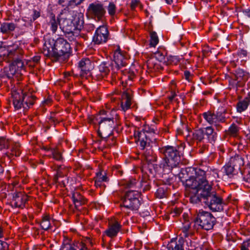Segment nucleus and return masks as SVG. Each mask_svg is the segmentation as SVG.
<instances>
[{
    "label": "nucleus",
    "instance_id": "nucleus-54",
    "mask_svg": "<svg viewBox=\"0 0 250 250\" xmlns=\"http://www.w3.org/2000/svg\"><path fill=\"white\" fill-rule=\"evenodd\" d=\"M138 6H140V7L141 6V5H140V0H132L130 3V7L132 10H135V8Z\"/></svg>",
    "mask_w": 250,
    "mask_h": 250
},
{
    "label": "nucleus",
    "instance_id": "nucleus-19",
    "mask_svg": "<svg viewBox=\"0 0 250 250\" xmlns=\"http://www.w3.org/2000/svg\"><path fill=\"white\" fill-rule=\"evenodd\" d=\"M125 52L122 51L119 47L114 51L113 61L111 63L113 65L122 67L125 66L126 64V59L125 57Z\"/></svg>",
    "mask_w": 250,
    "mask_h": 250
},
{
    "label": "nucleus",
    "instance_id": "nucleus-20",
    "mask_svg": "<svg viewBox=\"0 0 250 250\" xmlns=\"http://www.w3.org/2000/svg\"><path fill=\"white\" fill-rule=\"evenodd\" d=\"M111 62H102L98 66V70L96 72V76L98 80H102L106 77L112 67Z\"/></svg>",
    "mask_w": 250,
    "mask_h": 250
},
{
    "label": "nucleus",
    "instance_id": "nucleus-32",
    "mask_svg": "<svg viewBox=\"0 0 250 250\" xmlns=\"http://www.w3.org/2000/svg\"><path fill=\"white\" fill-rule=\"evenodd\" d=\"M224 172L229 177H231L234 175L237 174L239 171L236 170L235 168L228 162L223 167Z\"/></svg>",
    "mask_w": 250,
    "mask_h": 250
},
{
    "label": "nucleus",
    "instance_id": "nucleus-14",
    "mask_svg": "<svg viewBox=\"0 0 250 250\" xmlns=\"http://www.w3.org/2000/svg\"><path fill=\"white\" fill-rule=\"evenodd\" d=\"M109 33L106 26H100L95 31L93 37L92 42L94 44H101L106 42L109 38Z\"/></svg>",
    "mask_w": 250,
    "mask_h": 250
},
{
    "label": "nucleus",
    "instance_id": "nucleus-15",
    "mask_svg": "<svg viewBox=\"0 0 250 250\" xmlns=\"http://www.w3.org/2000/svg\"><path fill=\"white\" fill-rule=\"evenodd\" d=\"M121 228L122 225L117 221H109L107 229L104 231L102 235L103 241H105V236L111 239L116 237Z\"/></svg>",
    "mask_w": 250,
    "mask_h": 250
},
{
    "label": "nucleus",
    "instance_id": "nucleus-55",
    "mask_svg": "<svg viewBox=\"0 0 250 250\" xmlns=\"http://www.w3.org/2000/svg\"><path fill=\"white\" fill-rule=\"evenodd\" d=\"M112 134L110 135V137H107L106 139H103L107 142L108 145H113L115 143V138L112 136Z\"/></svg>",
    "mask_w": 250,
    "mask_h": 250
},
{
    "label": "nucleus",
    "instance_id": "nucleus-28",
    "mask_svg": "<svg viewBox=\"0 0 250 250\" xmlns=\"http://www.w3.org/2000/svg\"><path fill=\"white\" fill-rule=\"evenodd\" d=\"M146 150L144 153V155L146 160L149 163L156 162L157 160V156L154 152L151 147L146 148Z\"/></svg>",
    "mask_w": 250,
    "mask_h": 250
},
{
    "label": "nucleus",
    "instance_id": "nucleus-38",
    "mask_svg": "<svg viewBox=\"0 0 250 250\" xmlns=\"http://www.w3.org/2000/svg\"><path fill=\"white\" fill-rule=\"evenodd\" d=\"M204 136L203 128L195 130L192 134L193 139L196 140L199 142L202 141L204 139Z\"/></svg>",
    "mask_w": 250,
    "mask_h": 250
},
{
    "label": "nucleus",
    "instance_id": "nucleus-59",
    "mask_svg": "<svg viewBox=\"0 0 250 250\" xmlns=\"http://www.w3.org/2000/svg\"><path fill=\"white\" fill-rule=\"evenodd\" d=\"M184 77L185 78L188 80V82L191 81V79L192 78V75L191 74L190 72L188 71H185L184 72Z\"/></svg>",
    "mask_w": 250,
    "mask_h": 250
},
{
    "label": "nucleus",
    "instance_id": "nucleus-29",
    "mask_svg": "<svg viewBox=\"0 0 250 250\" xmlns=\"http://www.w3.org/2000/svg\"><path fill=\"white\" fill-rule=\"evenodd\" d=\"M16 25L13 22H3L0 24V31L3 34H8L13 31Z\"/></svg>",
    "mask_w": 250,
    "mask_h": 250
},
{
    "label": "nucleus",
    "instance_id": "nucleus-1",
    "mask_svg": "<svg viewBox=\"0 0 250 250\" xmlns=\"http://www.w3.org/2000/svg\"><path fill=\"white\" fill-rule=\"evenodd\" d=\"M185 146V143H181L176 146H166L159 148V152L164 157L163 161L159 166H153L155 172L158 173L162 169V172L169 173L173 168L180 167L182 164V158Z\"/></svg>",
    "mask_w": 250,
    "mask_h": 250
},
{
    "label": "nucleus",
    "instance_id": "nucleus-58",
    "mask_svg": "<svg viewBox=\"0 0 250 250\" xmlns=\"http://www.w3.org/2000/svg\"><path fill=\"white\" fill-rule=\"evenodd\" d=\"M102 118V117H101V116L100 115V114L96 115H93V125H95L97 124L99 125V123L100 122V121H101V119Z\"/></svg>",
    "mask_w": 250,
    "mask_h": 250
},
{
    "label": "nucleus",
    "instance_id": "nucleus-11",
    "mask_svg": "<svg viewBox=\"0 0 250 250\" xmlns=\"http://www.w3.org/2000/svg\"><path fill=\"white\" fill-rule=\"evenodd\" d=\"M226 110L222 112L218 111L215 112L213 111L208 110L204 112L202 114V116L208 124L213 125L216 130L219 131L223 128L220 124L226 122Z\"/></svg>",
    "mask_w": 250,
    "mask_h": 250
},
{
    "label": "nucleus",
    "instance_id": "nucleus-47",
    "mask_svg": "<svg viewBox=\"0 0 250 250\" xmlns=\"http://www.w3.org/2000/svg\"><path fill=\"white\" fill-rule=\"evenodd\" d=\"M121 67L112 65L111 71V79L113 81L116 80L117 78H119L118 76V71Z\"/></svg>",
    "mask_w": 250,
    "mask_h": 250
},
{
    "label": "nucleus",
    "instance_id": "nucleus-41",
    "mask_svg": "<svg viewBox=\"0 0 250 250\" xmlns=\"http://www.w3.org/2000/svg\"><path fill=\"white\" fill-rule=\"evenodd\" d=\"M62 121V119L59 117L56 113H52L49 119L48 122L50 124L55 125Z\"/></svg>",
    "mask_w": 250,
    "mask_h": 250
},
{
    "label": "nucleus",
    "instance_id": "nucleus-37",
    "mask_svg": "<svg viewBox=\"0 0 250 250\" xmlns=\"http://www.w3.org/2000/svg\"><path fill=\"white\" fill-rule=\"evenodd\" d=\"M239 131V127L235 124H232L227 131V134L231 137H236Z\"/></svg>",
    "mask_w": 250,
    "mask_h": 250
},
{
    "label": "nucleus",
    "instance_id": "nucleus-24",
    "mask_svg": "<svg viewBox=\"0 0 250 250\" xmlns=\"http://www.w3.org/2000/svg\"><path fill=\"white\" fill-rule=\"evenodd\" d=\"M86 248L82 243L74 242L72 244L63 243L60 250H85Z\"/></svg>",
    "mask_w": 250,
    "mask_h": 250
},
{
    "label": "nucleus",
    "instance_id": "nucleus-50",
    "mask_svg": "<svg viewBox=\"0 0 250 250\" xmlns=\"http://www.w3.org/2000/svg\"><path fill=\"white\" fill-rule=\"evenodd\" d=\"M243 179L245 182L248 183L247 186L250 188V168L245 171Z\"/></svg>",
    "mask_w": 250,
    "mask_h": 250
},
{
    "label": "nucleus",
    "instance_id": "nucleus-64",
    "mask_svg": "<svg viewBox=\"0 0 250 250\" xmlns=\"http://www.w3.org/2000/svg\"><path fill=\"white\" fill-rule=\"evenodd\" d=\"M176 96V94L174 91H171V95L168 96V99L170 101H172L173 99Z\"/></svg>",
    "mask_w": 250,
    "mask_h": 250
},
{
    "label": "nucleus",
    "instance_id": "nucleus-36",
    "mask_svg": "<svg viewBox=\"0 0 250 250\" xmlns=\"http://www.w3.org/2000/svg\"><path fill=\"white\" fill-rule=\"evenodd\" d=\"M50 150L53 159L57 161H61L62 159V153L58 147L50 148Z\"/></svg>",
    "mask_w": 250,
    "mask_h": 250
},
{
    "label": "nucleus",
    "instance_id": "nucleus-49",
    "mask_svg": "<svg viewBox=\"0 0 250 250\" xmlns=\"http://www.w3.org/2000/svg\"><path fill=\"white\" fill-rule=\"evenodd\" d=\"M2 61H5L7 62L6 48L5 47L0 48V63Z\"/></svg>",
    "mask_w": 250,
    "mask_h": 250
},
{
    "label": "nucleus",
    "instance_id": "nucleus-16",
    "mask_svg": "<svg viewBox=\"0 0 250 250\" xmlns=\"http://www.w3.org/2000/svg\"><path fill=\"white\" fill-rule=\"evenodd\" d=\"M134 137L136 140L140 142V146L142 149L149 147L151 140L149 137V133L145 129L141 131H136L134 133Z\"/></svg>",
    "mask_w": 250,
    "mask_h": 250
},
{
    "label": "nucleus",
    "instance_id": "nucleus-27",
    "mask_svg": "<svg viewBox=\"0 0 250 250\" xmlns=\"http://www.w3.org/2000/svg\"><path fill=\"white\" fill-rule=\"evenodd\" d=\"M146 66L150 72H155L161 69L160 62L153 58H149L147 61Z\"/></svg>",
    "mask_w": 250,
    "mask_h": 250
},
{
    "label": "nucleus",
    "instance_id": "nucleus-56",
    "mask_svg": "<svg viewBox=\"0 0 250 250\" xmlns=\"http://www.w3.org/2000/svg\"><path fill=\"white\" fill-rule=\"evenodd\" d=\"M100 115L101 116V117H109L110 116H112L111 115V111H106L105 110H100Z\"/></svg>",
    "mask_w": 250,
    "mask_h": 250
},
{
    "label": "nucleus",
    "instance_id": "nucleus-7",
    "mask_svg": "<svg viewBox=\"0 0 250 250\" xmlns=\"http://www.w3.org/2000/svg\"><path fill=\"white\" fill-rule=\"evenodd\" d=\"M203 203L213 211H221L225 203L223 198L217 193L212 187L202 192Z\"/></svg>",
    "mask_w": 250,
    "mask_h": 250
},
{
    "label": "nucleus",
    "instance_id": "nucleus-18",
    "mask_svg": "<svg viewBox=\"0 0 250 250\" xmlns=\"http://www.w3.org/2000/svg\"><path fill=\"white\" fill-rule=\"evenodd\" d=\"M28 196L22 192H16L13 194L11 201L12 206L15 208H23L28 201Z\"/></svg>",
    "mask_w": 250,
    "mask_h": 250
},
{
    "label": "nucleus",
    "instance_id": "nucleus-21",
    "mask_svg": "<svg viewBox=\"0 0 250 250\" xmlns=\"http://www.w3.org/2000/svg\"><path fill=\"white\" fill-rule=\"evenodd\" d=\"M132 103V96L131 91L127 90L123 93L122 95V100L121 107L123 110L125 111L128 110Z\"/></svg>",
    "mask_w": 250,
    "mask_h": 250
},
{
    "label": "nucleus",
    "instance_id": "nucleus-44",
    "mask_svg": "<svg viewBox=\"0 0 250 250\" xmlns=\"http://www.w3.org/2000/svg\"><path fill=\"white\" fill-rule=\"evenodd\" d=\"M165 56L166 53L165 51L162 52L160 51H158L154 54L153 58L156 59L160 62L165 61Z\"/></svg>",
    "mask_w": 250,
    "mask_h": 250
},
{
    "label": "nucleus",
    "instance_id": "nucleus-62",
    "mask_svg": "<svg viewBox=\"0 0 250 250\" xmlns=\"http://www.w3.org/2000/svg\"><path fill=\"white\" fill-rule=\"evenodd\" d=\"M62 169V166H57V173H56V175L59 177H62L63 176V174H62V173L61 171Z\"/></svg>",
    "mask_w": 250,
    "mask_h": 250
},
{
    "label": "nucleus",
    "instance_id": "nucleus-39",
    "mask_svg": "<svg viewBox=\"0 0 250 250\" xmlns=\"http://www.w3.org/2000/svg\"><path fill=\"white\" fill-rule=\"evenodd\" d=\"M180 61V59L178 56H169L167 57V65H177Z\"/></svg>",
    "mask_w": 250,
    "mask_h": 250
},
{
    "label": "nucleus",
    "instance_id": "nucleus-5",
    "mask_svg": "<svg viewBox=\"0 0 250 250\" xmlns=\"http://www.w3.org/2000/svg\"><path fill=\"white\" fill-rule=\"evenodd\" d=\"M59 25L60 29L64 32L70 34L69 40L70 41H74L75 44L77 42L75 40L73 30L79 25L80 21L79 18H74L68 9L64 8L62 11L58 16Z\"/></svg>",
    "mask_w": 250,
    "mask_h": 250
},
{
    "label": "nucleus",
    "instance_id": "nucleus-42",
    "mask_svg": "<svg viewBox=\"0 0 250 250\" xmlns=\"http://www.w3.org/2000/svg\"><path fill=\"white\" fill-rule=\"evenodd\" d=\"M21 153L20 145L19 143H15L11 149V154L16 157L19 156Z\"/></svg>",
    "mask_w": 250,
    "mask_h": 250
},
{
    "label": "nucleus",
    "instance_id": "nucleus-13",
    "mask_svg": "<svg viewBox=\"0 0 250 250\" xmlns=\"http://www.w3.org/2000/svg\"><path fill=\"white\" fill-rule=\"evenodd\" d=\"M114 125V117H102L99 123L98 133L102 139H106L112 134Z\"/></svg>",
    "mask_w": 250,
    "mask_h": 250
},
{
    "label": "nucleus",
    "instance_id": "nucleus-30",
    "mask_svg": "<svg viewBox=\"0 0 250 250\" xmlns=\"http://www.w3.org/2000/svg\"><path fill=\"white\" fill-rule=\"evenodd\" d=\"M47 24L49 26L52 32L53 33H55L57 30L59 25L58 17L56 19L55 15L51 14L50 17L49 21Z\"/></svg>",
    "mask_w": 250,
    "mask_h": 250
},
{
    "label": "nucleus",
    "instance_id": "nucleus-22",
    "mask_svg": "<svg viewBox=\"0 0 250 250\" xmlns=\"http://www.w3.org/2000/svg\"><path fill=\"white\" fill-rule=\"evenodd\" d=\"M189 200L191 203L197 204L199 202L203 203L202 199V189L200 188H190Z\"/></svg>",
    "mask_w": 250,
    "mask_h": 250
},
{
    "label": "nucleus",
    "instance_id": "nucleus-35",
    "mask_svg": "<svg viewBox=\"0 0 250 250\" xmlns=\"http://www.w3.org/2000/svg\"><path fill=\"white\" fill-rule=\"evenodd\" d=\"M149 45L151 47H155L159 42V39L157 33L153 31L149 32Z\"/></svg>",
    "mask_w": 250,
    "mask_h": 250
},
{
    "label": "nucleus",
    "instance_id": "nucleus-6",
    "mask_svg": "<svg viewBox=\"0 0 250 250\" xmlns=\"http://www.w3.org/2000/svg\"><path fill=\"white\" fill-rule=\"evenodd\" d=\"M183 219V226L179 230V239L178 241L171 240L168 243L167 245V248L168 250H184V238L192 235L191 229V222L188 219L187 215L184 214Z\"/></svg>",
    "mask_w": 250,
    "mask_h": 250
},
{
    "label": "nucleus",
    "instance_id": "nucleus-8",
    "mask_svg": "<svg viewBox=\"0 0 250 250\" xmlns=\"http://www.w3.org/2000/svg\"><path fill=\"white\" fill-rule=\"evenodd\" d=\"M13 104L17 109L22 106L25 109H28L33 105L36 100L35 96L30 93H23V91L20 93L15 91L12 93Z\"/></svg>",
    "mask_w": 250,
    "mask_h": 250
},
{
    "label": "nucleus",
    "instance_id": "nucleus-10",
    "mask_svg": "<svg viewBox=\"0 0 250 250\" xmlns=\"http://www.w3.org/2000/svg\"><path fill=\"white\" fill-rule=\"evenodd\" d=\"M194 221L202 229L208 230L213 228L216 219L210 212L200 209L197 212Z\"/></svg>",
    "mask_w": 250,
    "mask_h": 250
},
{
    "label": "nucleus",
    "instance_id": "nucleus-3",
    "mask_svg": "<svg viewBox=\"0 0 250 250\" xmlns=\"http://www.w3.org/2000/svg\"><path fill=\"white\" fill-rule=\"evenodd\" d=\"M7 62H11L8 70L5 71V75L8 79L14 77L17 80L21 79L23 72L25 71V59L24 51L18 46L11 47L6 49Z\"/></svg>",
    "mask_w": 250,
    "mask_h": 250
},
{
    "label": "nucleus",
    "instance_id": "nucleus-2",
    "mask_svg": "<svg viewBox=\"0 0 250 250\" xmlns=\"http://www.w3.org/2000/svg\"><path fill=\"white\" fill-rule=\"evenodd\" d=\"M185 171L189 176V178L186 181V186L189 188H200L202 192L212 187V181H210L209 175L211 173L215 177V174L218 175L216 170L208 171L200 168L194 167H186Z\"/></svg>",
    "mask_w": 250,
    "mask_h": 250
},
{
    "label": "nucleus",
    "instance_id": "nucleus-31",
    "mask_svg": "<svg viewBox=\"0 0 250 250\" xmlns=\"http://www.w3.org/2000/svg\"><path fill=\"white\" fill-rule=\"evenodd\" d=\"M248 77V73L242 69L238 68L235 71V80L238 81V82L246 81Z\"/></svg>",
    "mask_w": 250,
    "mask_h": 250
},
{
    "label": "nucleus",
    "instance_id": "nucleus-33",
    "mask_svg": "<svg viewBox=\"0 0 250 250\" xmlns=\"http://www.w3.org/2000/svg\"><path fill=\"white\" fill-rule=\"evenodd\" d=\"M40 225L42 229L47 230L51 229L50 217L48 214H44L42 217Z\"/></svg>",
    "mask_w": 250,
    "mask_h": 250
},
{
    "label": "nucleus",
    "instance_id": "nucleus-53",
    "mask_svg": "<svg viewBox=\"0 0 250 250\" xmlns=\"http://www.w3.org/2000/svg\"><path fill=\"white\" fill-rule=\"evenodd\" d=\"M136 184V180L134 179H129L124 184L126 188H130L133 187Z\"/></svg>",
    "mask_w": 250,
    "mask_h": 250
},
{
    "label": "nucleus",
    "instance_id": "nucleus-46",
    "mask_svg": "<svg viewBox=\"0 0 250 250\" xmlns=\"http://www.w3.org/2000/svg\"><path fill=\"white\" fill-rule=\"evenodd\" d=\"M188 237H188L184 238L185 243L186 242L187 245L186 249L188 250H193L196 248L195 243L192 242Z\"/></svg>",
    "mask_w": 250,
    "mask_h": 250
},
{
    "label": "nucleus",
    "instance_id": "nucleus-43",
    "mask_svg": "<svg viewBox=\"0 0 250 250\" xmlns=\"http://www.w3.org/2000/svg\"><path fill=\"white\" fill-rule=\"evenodd\" d=\"M94 179L104 182L108 181V177L104 171H100L96 173V176L94 178Z\"/></svg>",
    "mask_w": 250,
    "mask_h": 250
},
{
    "label": "nucleus",
    "instance_id": "nucleus-52",
    "mask_svg": "<svg viewBox=\"0 0 250 250\" xmlns=\"http://www.w3.org/2000/svg\"><path fill=\"white\" fill-rule=\"evenodd\" d=\"M75 242L82 243L84 247L86 248L85 250H87V246L92 245V242L91 239L89 237H86L84 240L81 241H75Z\"/></svg>",
    "mask_w": 250,
    "mask_h": 250
},
{
    "label": "nucleus",
    "instance_id": "nucleus-57",
    "mask_svg": "<svg viewBox=\"0 0 250 250\" xmlns=\"http://www.w3.org/2000/svg\"><path fill=\"white\" fill-rule=\"evenodd\" d=\"M8 244L4 241L0 240V250H8Z\"/></svg>",
    "mask_w": 250,
    "mask_h": 250
},
{
    "label": "nucleus",
    "instance_id": "nucleus-12",
    "mask_svg": "<svg viewBox=\"0 0 250 250\" xmlns=\"http://www.w3.org/2000/svg\"><path fill=\"white\" fill-rule=\"evenodd\" d=\"M106 11L104 4L99 1H94L88 5L86 15L89 18L96 21H102L105 14Z\"/></svg>",
    "mask_w": 250,
    "mask_h": 250
},
{
    "label": "nucleus",
    "instance_id": "nucleus-26",
    "mask_svg": "<svg viewBox=\"0 0 250 250\" xmlns=\"http://www.w3.org/2000/svg\"><path fill=\"white\" fill-rule=\"evenodd\" d=\"M72 199L76 208L87 202V200L78 192H75L72 194Z\"/></svg>",
    "mask_w": 250,
    "mask_h": 250
},
{
    "label": "nucleus",
    "instance_id": "nucleus-17",
    "mask_svg": "<svg viewBox=\"0 0 250 250\" xmlns=\"http://www.w3.org/2000/svg\"><path fill=\"white\" fill-rule=\"evenodd\" d=\"M78 67L80 69V76L86 77L90 75V72L93 69L94 65L89 59L83 58L78 63Z\"/></svg>",
    "mask_w": 250,
    "mask_h": 250
},
{
    "label": "nucleus",
    "instance_id": "nucleus-60",
    "mask_svg": "<svg viewBox=\"0 0 250 250\" xmlns=\"http://www.w3.org/2000/svg\"><path fill=\"white\" fill-rule=\"evenodd\" d=\"M84 0H71L69 1L68 5H71L72 3H74L75 5H78L81 4Z\"/></svg>",
    "mask_w": 250,
    "mask_h": 250
},
{
    "label": "nucleus",
    "instance_id": "nucleus-48",
    "mask_svg": "<svg viewBox=\"0 0 250 250\" xmlns=\"http://www.w3.org/2000/svg\"><path fill=\"white\" fill-rule=\"evenodd\" d=\"M107 11L109 15L114 16L116 13V6L113 2H110L107 7Z\"/></svg>",
    "mask_w": 250,
    "mask_h": 250
},
{
    "label": "nucleus",
    "instance_id": "nucleus-9",
    "mask_svg": "<svg viewBox=\"0 0 250 250\" xmlns=\"http://www.w3.org/2000/svg\"><path fill=\"white\" fill-rule=\"evenodd\" d=\"M140 196V192L137 190H131L126 191L122 198V203L120 206L122 208L131 210H137L140 206V202L139 200Z\"/></svg>",
    "mask_w": 250,
    "mask_h": 250
},
{
    "label": "nucleus",
    "instance_id": "nucleus-4",
    "mask_svg": "<svg viewBox=\"0 0 250 250\" xmlns=\"http://www.w3.org/2000/svg\"><path fill=\"white\" fill-rule=\"evenodd\" d=\"M53 45L50 42H45L42 49L43 54L53 62L64 61L67 60L71 52L70 43L62 38H58Z\"/></svg>",
    "mask_w": 250,
    "mask_h": 250
},
{
    "label": "nucleus",
    "instance_id": "nucleus-61",
    "mask_svg": "<svg viewBox=\"0 0 250 250\" xmlns=\"http://www.w3.org/2000/svg\"><path fill=\"white\" fill-rule=\"evenodd\" d=\"M70 0H58V4L59 5H62V6L64 7L66 5H68L69 4V1Z\"/></svg>",
    "mask_w": 250,
    "mask_h": 250
},
{
    "label": "nucleus",
    "instance_id": "nucleus-40",
    "mask_svg": "<svg viewBox=\"0 0 250 250\" xmlns=\"http://www.w3.org/2000/svg\"><path fill=\"white\" fill-rule=\"evenodd\" d=\"M123 73V76L122 79L125 80V81H126L127 80L131 81L133 80L135 76L134 72L132 71H130V70H125V71Z\"/></svg>",
    "mask_w": 250,
    "mask_h": 250
},
{
    "label": "nucleus",
    "instance_id": "nucleus-45",
    "mask_svg": "<svg viewBox=\"0 0 250 250\" xmlns=\"http://www.w3.org/2000/svg\"><path fill=\"white\" fill-rule=\"evenodd\" d=\"M10 145L8 139L4 137H0V149L7 148Z\"/></svg>",
    "mask_w": 250,
    "mask_h": 250
},
{
    "label": "nucleus",
    "instance_id": "nucleus-51",
    "mask_svg": "<svg viewBox=\"0 0 250 250\" xmlns=\"http://www.w3.org/2000/svg\"><path fill=\"white\" fill-rule=\"evenodd\" d=\"M32 12L33 14L32 15V17L30 19V21H34L41 16V11L40 10H38L36 9H33L32 10Z\"/></svg>",
    "mask_w": 250,
    "mask_h": 250
},
{
    "label": "nucleus",
    "instance_id": "nucleus-25",
    "mask_svg": "<svg viewBox=\"0 0 250 250\" xmlns=\"http://www.w3.org/2000/svg\"><path fill=\"white\" fill-rule=\"evenodd\" d=\"M204 136L206 135L208 141L211 143H214L217 138V133L214 131V128L211 126L203 128Z\"/></svg>",
    "mask_w": 250,
    "mask_h": 250
},
{
    "label": "nucleus",
    "instance_id": "nucleus-63",
    "mask_svg": "<svg viewBox=\"0 0 250 250\" xmlns=\"http://www.w3.org/2000/svg\"><path fill=\"white\" fill-rule=\"evenodd\" d=\"M52 103V100L49 97H48L46 100L42 102L43 105H50Z\"/></svg>",
    "mask_w": 250,
    "mask_h": 250
},
{
    "label": "nucleus",
    "instance_id": "nucleus-34",
    "mask_svg": "<svg viewBox=\"0 0 250 250\" xmlns=\"http://www.w3.org/2000/svg\"><path fill=\"white\" fill-rule=\"evenodd\" d=\"M249 104V99L246 98L243 101H239L237 104V110L241 113L245 111L248 107Z\"/></svg>",
    "mask_w": 250,
    "mask_h": 250
},
{
    "label": "nucleus",
    "instance_id": "nucleus-23",
    "mask_svg": "<svg viewBox=\"0 0 250 250\" xmlns=\"http://www.w3.org/2000/svg\"><path fill=\"white\" fill-rule=\"evenodd\" d=\"M229 162L235 168L236 170L239 171L241 170V167L244 165V158L239 155L231 157Z\"/></svg>",
    "mask_w": 250,
    "mask_h": 250
}]
</instances>
